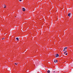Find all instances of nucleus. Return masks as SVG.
Returning <instances> with one entry per match:
<instances>
[{"mask_svg":"<svg viewBox=\"0 0 73 73\" xmlns=\"http://www.w3.org/2000/svg\"><path fill=\"white\" fill-rule=\"evenodd\" d=\"M2 7L3 8H6V6L5 5V4H3L2 5Z\"/></svg>","mask_w":73,"mask_h":73,"instance_id":"nucleus-1","label":"nucleus"},{"mask_svg":"<svg viewBox=\"0 0 73 73\" xmlns=\"http://www.w3.org/2000/svg\"><path fill=\"white\" fill-rule=\"evenodd\" d=\"M55 57H58V56H59V55H58V54H56L55 55Z\"/></svg>","mask_w":73,"mask_h":73,"instance_id":"nucleus-2","label":"nucleus"},{"mask_svg":"<svg viewBox=\"0 0 73 73\" xmlns=\"http://www.w3.org/2000/svg\"><path fill=\"white\" fill-rule=\"evenodd\" d=\"M23 11H25V9L24 8H23Z\"/></svg>","mask_w":73,"mask_h":73,"instance_id":"nucleus-3","label":"nucleus"},{"mask_svg":"<svg viewBox=\"0 0 73 73\" xmlns=\"http://www.w3.org/2000/svg\"><path fill=\"white\" fill-rule=\"evenodd\" d=\"M57 62V60H55L54 61V62Z\"/></svg>","mask_w":73,"mask_h":73,"instance_id":"nucleus-4","label":"nucleus"},{"mask_svg":"<svg viewBox=\"0 0 73 73\" xmlns=\"http://www.w3.org/2000/svg\"><path fill=\"white\" fill-rule=\"evenodd\" d=\"M70 15H71V13H69L68 15V16H69V17H70Z\"/></svg>","mask_w":73,"mask_h":73,"instance_id":"nucleus-5","label":"nucleus"},{"mask_svg":"<svg viewBox=\"0 0 73 73\" xmlns=\"http://www.w3.org/2000/svg\"><path fill=\"white\" fill-rule=\"evenodd\" d=\"M47 73H50V70H48L47 71Z\"/></svg>","mask_w":73,"mask_h":73,"instance_id":"nucleus-6","label":"nucleus"},{"mask_svg":"<svg viewBox=\"0 0 73 73\" xmlns=\"http://www.w3.org/2000/svg\"><path fill=\"white\" fill-rule=\"evenodd\" d=\"M66 49H67V47H65V48H64V50H63V51H64V52L65 51V50Z\"/></svg>","mask_w":73,"mask_h":73,"instance_id":"nucleus-7","label":"nucleus"},{"mask_svg":"<svg viewBox=\"0 0 73 73\" xmlns=\"http://www.w3.org/2000/svg\"><path fill=\"white\" fill-rule=\"evenodd\" d=\"M16 39L17 41H18V40H19V38H16Z\"/></svg>","mask_w":73,"mask_h":73,"instance_id":"nucleus-8","label":"nucleus"},{"mask_svg":"<svg viewBox=\"0 0 73 73\" xmlns=\"http://www.w3.org/2000/svg\"><path fill=\"white\" fill-rule=\"evenodd\" d=\"M15 65H17L18 64L15 63Z\"/></svg>","mask_w":73,"mask_h":73,"instance_id":"nucleus-9","label":"nucleus"},{"mask_svg":"<svg viewBox=\"0 0 73 73\" xmlns=\"http://www.w3.org/2000/svg\"><path fill=\"white\" fill-rule=\"evenodd\" d=\"M20 1H21V0H19Z\"/></svg>","mask_w":73,"mask_h":73,"instance_id":"nucleus-10","label":"nucleus"},{"mask_svg":"<svg viewBox=\"0 0 73 73\" xmlns=\"http://www.w3.org/2000/svg\"><path fill=\"white\" fill-rule=\"evenodd\" d=\"M64 54H65V53H66V52H64Z\"/></svg>","mask_w":73,"mask_h":73,"instance_id":"nucleus-11","label":"nucleus"},{"mask_svg":"<svg viewBox=\"0 0 73 73\" xmlns=\"http://www.w3.org/2000/svg\"><path fill=\"white\" fill-rule=\"evenodd\" d=\"M68 54H67V53H66V55H67Z\"/></svg>","mask_w":73,"mask_h":73,"instance_id":"nucleus-12","label":"nucleus"},{"mask_svg":"<svg viewBox=\"0 0 73 73\" xmlns=\"http://www.w3.org/2000/svg\"><path fill=\"white\" fill-rule=\"evenodd\" d=\"M67 52V51L66 50L65 51V52Z\"/></svg>","mask_w":73,"mask_h":73,"instance_id":"nucleus-13","label":"nucleus"},{"mask_svg":"<svg viewBox=\"0 0 73 73\" xmlns=\"http://www.w3.org/2000/svg\"><path fill=\"white\" fill-rule=\"evenodd\" d=\"M54 73H55V71H54Z\"/></svg>","mask_w":73,"mask_h":73,"instance_id":"nucleus-14","label":"nucleus"},{"mask_svg":"<svg viewBox=\"0 0 73 73\" xmlns=\"http://www.w3.org/2000/svg\"><path fill=\"white\" fill-rule=\"evenodd\" d=\"M4 39V38H3L2 39Z\"/></svg>","mask_w":73,"mask_h":73,"instance_id":"nucleus-15","label":"nucleus"}]
</instances>
